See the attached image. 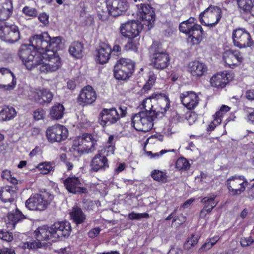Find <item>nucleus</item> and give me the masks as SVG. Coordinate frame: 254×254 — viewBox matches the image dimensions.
<instances>
[{"instance_id":"23","label":"nucleus","mask_w":254,"mask_h":254,"mask_svg":"<svg viewBox=\"0 0 254 254\" xmlns=\"http://www.w3.org/2000/svg\"><path fill=\"white\" fill-rule=\"evenodd\" d=\"M225 62L230 66L237 65L243 61V57L238 51L228 50L223 54Z\"/></svg>"},{"instance_id":"4","label":"nucleus","mask_w":254,"mask_h":254,"mask_svg":"<svg viewBox=\"0 0 254 254\" xmlns=\"http://www.w3.org/2000/svg\"><path fill=\"white\" fill-rule=\"evenodd\" d=\"M135 64L129 59L121 58L114 66V76L118 80H125L131 76L134 71Z\"/></svg>"},{"instance_id":"28","label":"nucleus","mask_w":254,"mask_h":254,"mask_svg":"<svg viewBox=\"0 0 254 254\" xmlns=\"http://www.w3.org/2000/svg\"><path fill=\"white\" fill-rule=\"evenodd\" d=\"M189 71L191 74L195 76H201L207 70L206 65L199 61L191 62L189 65Z\"/></svg>"},{"instance_id":"59","label":"nucleus","mask_w":254,"mask_h":254,"mask_svg":"<svg viewBox=\"0 0 254 254\" xmlns=\"http://www.w3.org/2000/svg\"><path fill=\"white\" fill-rule=\"evenodd\" d=\"M101 229L99 228H95L91 229L88 233V236L91 238H95L99 234Z\"/></svg>"},{"instance_id":"53","label":"nucleus","mask_w":254,"mask_h":254,"mask_svg":"<svg viewBox=\"0 0 254 254\" xmlns=\"http://www.w3.org/2000/svg\"><path fill=\"white\" fill-rule=\"evenodd\" d=\"M38 19L45 26L49 24V15L46 13L43 12L40 14L38 16Z\"/></svg>"},{"instance_id":"39","label":"nucleus","mask_w":254,"mask_h":254,"mask_svg":"<svg viewBox=\"0 0 254 254\" xmlns=\"http://www.w3.org/2000/svg\"><path fill=\"white\" fill-rule=\"evenodd\" d=\"M216 196H206L201 199V203L203 204V208L208 211L212 210L216 206L218 201L215 200Z\"/></svg>"},{"instance_id":"30","label":"nucleus","mask_w":254,"mask_h":254,"mask_svg":"<svg viewBox=\"0 0 254 254\" xmlns=\"http://www.w3.org/2000/svg\"><path fill=\"white\" fill-rule=\"evenodd\" d=\"M112 52L111 47L104 45L97 51V60L101 64L106 63L109 60Z\"/></svg>"},{"instance_id":"56","label":"nucleus","mask_w":254,"mask_h":254,"mask_svg":"<svg viewBox=\"0 0 254 254\" xmlns=\"http://www.w3.org/2000/svg\"><path fill=\"white\" fill-rule=\"evenodd\" d=\"M186 217L183 214H180L177 217H175L173 220V223L176 222L178 225L183 224L186 221Z\"/></svg>"},{"instance_id":"1","label":"nucleus","mask_w":254,"mask_h":254,"mask_svg":"<svg viewBox=\"0 0 254 254\" xmlns=\"http://www.w3.org/2000/svg\"><path fill=\"white\" fill-rule=\"evenodd\" d=\"M29 41L34 48L42 51V60L38 64L41 72H54L61 66V59L55 51V48L62 42L61 36L51 37L47 32H44L32 36Z\"/></svg>"},{"instance_id":"40","label":"nucleus","mask_w":254,"mask_h":254,"mask_svg":"<svg viewBox=\"0 0 254 254\" xmlns=\"http://www.w3.org/2000/svg\"><path fill=\"white\" fill-rule=\"evenodd\" d=\"M194 22V18L193 17H190L187 20L182 22L179 26L180 31L188 35L190 31L193 27Z\"/></svg>"},{"instance_id":"15","label":"nucleus","mask_w":254,"mask_h":254,"mask_svg":"<svg viewBox=\"0 0 254 254\" xmlns=\"http://www.w3.org/2000/svg\"><path fill=\"white\" fill-rule=\"evenodd\" d=\"M52 230L54 234L53 241H56L68 237L71 231V227L68 221L57 222L52 225Z\"/></svg>"},{"instance_id":"9","label":"nucleus","mask_w":254,"mask_h":254,"mask_svg":"<svg viewBox=\"0 0 254 254\" xmlns=\"http://www.w3.org/2000/svg\"><path fill=\"white\" fill-rule=\"evenodd\" d=\"M82 147L77 149L79 154L89 153L94 152L97 146L98 138L97 135L84 133L79 137Z\"/></svg>"},{"instance_id":"34","label":"nucleus","mask_w":254,"mask_h":254,"mask_svg":"<svg viewBox=\"0 0 254 254\" xmlns=\"http://www.w3.org/2000/svg\"><path fill=\"white\" fill-rule=\"evenodd\" d=\"M7 217L8 221L11 223L13 227H14L17 223L26 218V216L17 208H16L14 211L9 212L7 214Z\"/></svg>"},{"instance_id":"45","label":"nucleus","mask_w":254,"mask_h":254,"mask_svg":"<svg viewBox=\"0 0 254 254\" xmlns=\"http://www.w3.org/2000/svg\"><path fill=\"white\" fill-rule=\"evenodd\" d=\"M37 168L41 171L43 174H47L53 169V166L51 162H43L38 165Z\"/></svg>"},{"instance_id":"7","label":"nucleus","mask_w":254,"mask_h":254,"mask_svg":"<svg viewBox=\"0 0 254 254\" xmlns=\"http://www.w3.org/2000/svg\"><path fill=\"white\" fill-rule=\"evenodd\" d=\"M226 184L229 193L235 196L245 191L248 182L243 176H234L227 179Z\"/></svg>"},{"instance_id":"57","label":"nucleus","mask_w":254,"mask_h":254,"mask_svg":"<svg viewBox=\"0 0 254 254\" xmlns=\"http://www.w3.org/2000/svg\"><path fill=\"white\" fill-rule=\"evenodd\" d=\"M212 247V244L207 240L205 243L198 250V253H201L203 252H206L210 250Z\"/></svg>"},{"instance_id":"47","label":"nucleus","mask_w":254,"mask_h":254,"mask_svg":"<svg viewBox=\"0 0 254 254\" xmlns=\"http://www.w3.org/2000/svg\"><path fill=\"white\" fill-rule=\"evenodd\" d=\"M151 99H153L152 98V95L149 98H147L143 100L142 102V105L144 109H145L144 111H154L155 112H156L155 110H153L152 109L153 105L151 104Z\"/></svg>"},{"instance_id":"38","label":"nucleus","mask_w":254,"mask_h":254,"mask_svg":"<svg viewBox=\"0 0 254 254\" xmlns=\"http://www.w3.org/2000/svg\"><path fill=\"white\" fill-rule=\"evenodd\" d=\"M16 114L14 108L12 107H4L0 112V118L3 121H8L13 119Z\"/></svg>"},{"instance_id":"55","label":"nucleus","mask_w":254,"mask_h":254,"mask_svg":"<svg viewBox=\"0 0 254 254\" xmlns=\"http://www.w3.org/2000/svg\"><path fill=\"white\" fill-rule=\"evenodd\" d=\"M44 111L42 109H37L34 112L33 117L35 120L38 121L43 118Z\"/></svg>"},{"instance_id":"60","label":"nucleus","mask_w":254,"mask_h":254,"mask_svg":"<svg viewBox=\"0 0 254 254\" xmlns=\"http://www.w3.org/2000/svg\"><path fill=\"white\" fill-rule=\"evenodd\" d=\"M41 245V244L40 242H37L35 241L27 243V247L30 249L40 248Z\"/></svg>"},{"instance_id":"49","label":"nucleus","mask_w":254,"mask_h":254,"mask_svg":"<svg viewBox=\"0 0 254 254\" xmlns=\"http://www.w3.org/2000/svg\"><path fill=\"white\" fill-rule=\"evenodd\" d=\"M199 238V236L198 235H192L191 237L188 239L187 243L184 244L185 247L189 249L190 247L189 245H190L191 247L194 246L197 243Z\"/></svg>"},{"instance_id":"10","label":"nucleus","mask_w":254,"mask_h":254,"mask_svg":"<svg viewBox=\"0 0 254 254\" xmlns=\"http://www.w3.org/2000/svg\"><path fill=\"white\" fill-rule=\"evenodd\" d=\"M67 129L63 126L55 125L49 127L46 131L48 141L51 143L61 142L67 137Z\"/></svg>"},{"instance_id":"44","label":"nucleus","mask_w":254,"mask_h":254,"mask_svg":"<svg viewBox=\"0 0 254 254\" xmlns=\"http://www.w3.org/2000/svg\"><path fill=\"white\" fill-rule=\"evenodd\" d=\"M115 151V145L113 144L105 145L103 149H101L99 153L103 156H108L113 155Z\"/></svg>"},{"instance_id":"41","label":"nucleus","mask_w":254,"mask_h":254,"mask_svg":"<svg viewBox=\"0 0 254 254\" xmlns=\"http://www.w3.org/2000/svg\"><path fill=\"white\" fill-rule=\"evenodd\" d=\"M152 178L155 181L165 183L167 181V176L164 172L154 170L151 173Z\"/></svg>"},{"instance_id":"29","label":"nucleus","mask_w":254,"mask_h":254,"mask_svg":"<svg viewBox=\"0 0 254 254\" xmlns=\"http://www.w3.org/2000/svg\"><path fill=\"white\" fill-rule=\"evenodd\" d=\"M16 195V190L13 187L8 186L0 190V198L3 202L13 201Z\"/></svg>"},{"instance_id":"3","label":"nucleus","mask_w":254,"mask_h":254,"mask_svg":"<svg viewBox=\"0 0 254 254\" xmlns=\"http://www.w3.org/2000/svg\"><path fill=\"white\" fill-rule=\"evenodd\" d=\"M157 117L158 113L154 111H141L132 117L131 125L137 130L147 132L152 129Z\"/></svg>"},{"instance_id":"33","label":"nucleus","mask_w":254,"mask_h":254,"mask_svg":"<svg viewBox=\"0 0 254 254\" xmlns=\"http://www.w3.org/2000/svg\"><path fill=\"white\" fill-rule=\"evenodd\" d=\"M189 38H191L193 44H197L202 39L203 31L200 25L194 24L193 28L190 31L188 34Z\"/></svg>"},{"instance_id":"12","label":"nucleus","mask_w":254,"mask_h":254,"mask_svg":"<svg viewBox=\"0 0 254 254\" xmlns=\"http://www.w3.org/2000/svg\"><path fill=\"white\" fill-rule=\"evenodd\" d=\"M16 79L14 74L6 68H0V89L10 91L14 88Z\"/></svg>"},{"instance_id":"43","label":"nucleus","mask_w":254,"mask_h":254,"mask_svg":"<svg viewBox=\"0 0 254 254\" xmlns=\"http://www.w3.org/2000/svg\"><path fill=\"white\" fill-rule=\"evenodd\" d=\"M176 167L179 170H187L190 168V164L186 158H180L176 162Z\"/></svg>"},{"instance_id":"21","label":"nucleus","mask_w":254,"mask_h":254,"mask_svg":"<svg viewBox=\"0 0 254 254\" xmlns=\"http://www.w3.org/2000/svg\"><path fill=\"white\" fill-rule=\"evenodd\" d=\"M180 99L183 104L188 109H194L198 104L199 98L193 91H186L181 94Z\"/></svg>"},{"instance_id":"26","label":"nucleus","mask_w":254,"mask_h":254,"mask_svg":"<svg viewBox=\"0 0 254 254\" xmlns=\"http://www.w3.org/2000/svg\"><path fill=\"white\" fill-rule=\"evenodd\" d=\"M91 166L92 169L95 172L100 170H104L109 167L108 160L105 156L99 152L93 158Z\"/></svg>"},{"instance_id":"18","label":"nucleus","mask_w":254,"mask_h":254,"mask_svg":"<svg viewBox=\"0 0 254 254\" xmlns=\"http://www.w3.org/2000/svg\"><path fill=\"white\" fill-rule=\"evenodd\" d=\"M96 93L91 86L88 85L83 88L78 97V102L81 106L91 105L96 99Z\"/></svg>"},{"instance_id":"22","label":"nucleus","mask_w":254,"mask_h":254,"mask_svg":"<svg viewBox=\"0 0 254 254\" xmlns=\"http://www.w3.org/2000/svg\"><path fill=\"white\" fill-rule=\"evenodd\" d=\"M32 99L41 104L45 103H49L53 98V94L47 89H35L31 91Z\"/></svg>"},{"instance_id":"50","label":"nucleus","mask_w":254,"mask_h":254,"mask_svg":"<svg viewBox=\"0 0 254 254\" xmlns=\"http://www.w3.org/2000/svg\"><path fill=\"white\" fill-rule=\"evenodd\" d=\"M125 48L127 51L131 50L135 51L137 49V45L135 41L131 40V39H129L127 43L125 46Z\"/></svg>"},{"instance_id":"6","label":"nucleus","mask_w":254,"mask_h":254,"mask_svg":"<svg viewBox=\"0 0 254 254\" xmlns=\"http://www.w3.org/2000/svg\"><path fill=\"white\" fill-rule=\"evenodd\" d=\"M136 15L138 20L142 21V24L147 26L150 29L153 26L155 14L153 8L145 3H140L136 5Z\"/></svg>"},{"instance_id":"64","label":"nucleus","mask_w":254,"mask_h":254,"mask_svg":"<svg viewBox=\"0 0 254 254\" xmlns=\"http://www.w3.org/2000/svg\"><path fill=\"white\" fill-rule=\"evenodd\" d=\"M168 254H183V251L178 248H172Z\"/></svg>"},{"instance_id":"17","label":"nucleus","mask_w":254,"mask_h":254,"mask_svg":"<svg viewBox=\"0 0 254 254\" xmlns=\"http://www.w3.org/2000/svg\"><path fill=\"white\" fill-rule=\"evenodd\" d=\"M64 185L68 192L73 194L86 193V188L82 187V183L78 177H68L64 181Z\"/></svg>"},{"instance_id":"14","label":"nucleus","mask_w":254,"mask_h":254,"mask_svg":"<svg viewBox=\"0 0 254 254\" xmlns=\"http://www.w3.org/2000/svg\"><path fill=\"white\" fill-rule=\"evenodd\" d=\"M142 23L135 20L128 21L121 24L120 31L122 35L128 39L137 37L142 29Z\"/></svg>"},{"instance_id":"58","label":"nucleus","mask_w":254,"mask_h":254,"mask_svg":"<svg viewBox=\"0 0 254 254\" xmlns=\"http://www.w3.org/2000/svg\"><path fill=\"white\" fill-rule=\"evenodd\" d=\"M230 109V108L226 105H222L219 111H217L215 113V116L219 117L221 118V117L223 115V112H227L229 111Z\"/></svg>"},{"instance_id":"31","label":"nucleus","mask_w":254,"mask_h":254,"mask_svg":"<svg viewBox=\"0 0 254 254\" xmlns=\"http://www.w3.org/2000/svg\"><path fill=\"white\" fill-rule=\"evenodd\" d=\"M69 215L71 219L76 225L84 223L86 219V216L82 209L77 206L72 208Z\"/></svg>"},{"instance_id":"36","label":"nucleus","mask_w":254,"mask_h":254,"mask_svg":"<svg viewBox=\"0 0 254 254\" xmlns=\"http://www.w3.org/2000/svg\"><path fill=\"white\" fill-rule=\"evenodd\" d=\"M98 18L103 20H106L108 19L109 15H110L109 7L105 4L100 3L96 7Z\"/></svg>"},{"instance_id":"35","label":"nucleus","mask_w":254,"mask_h":254,"mask_svg":"<svg viewBox=\"0 0 254 254\" xmlns=\"http://www.w3.org/2000/svg\"><path fill=\"white\" fill-rule=\"evenodd\" d=\"M64 108L59 103L53 106L51 110L50 115L51 118L54 120H59L63 118L64 114Z\"/></svg>"},{"instance_id":"51","label":"nucleus","mask_w":254,"mask_h":254,"mask_svg":"<svg viewBox=\"0 0 254 254\" xmlns=\"http://www.w3.org/2000/svg\"><path fill=\"white\" fill-rule=\"evenodd\" d=\"M214 120L211 123L207 128L208 130H213L216 127V126L219 125L221 122V119L219 117L215 116V114L213 116Z\"/></svg>"},{"instance_id":"16","label":"nucleus","mask_w":254,"mask_h":254,"mask_svg":"<svg viewBox=\"0 0 254 254\" xmlns=\"http://www.w3.org/2000/svg\"><path fill=\"white\" fill-rule=\"evenodd\" d=\"M25 206L29 210L43 211L48 205V201L44 195L36 193L31 195L26 201Z\"/></svg>"},{"instance_id":"19","label":"nucleus","mask_w":254,"mask_h":254,"mask_svg":"<svg viewBox=\"0 0 254 254\" xmlns=\"http://www.w3.org/2000/svg\"><path fill=\"white\" fill-rule=\"evenodd\" d=\"M106 1L109 7L110 15L114 17L122 15L127 9V0H106Z\"/></svg>"},{"instance_id":"46","label":"nucleus","mask_w":254,"mask_h":254,"mask_svg":"<svg viewBox=\"0 0 254 254\" xmlns=\"http://www.w3.org/2000/svg\"><path fill=\"white\" fill-rule=\"evenodd\" d=\"M23 13L27 16L35 17L38 14L37 10L36 8L28 6H25L22 9Z\"/></svg>"},{"instance_id":"48","label":"nucleus","mask_w":254,"mask_h":254,"mask_svg":"<svg viewBox=\"0 0 254 254\" xmlns=\"http://www.w3.org/2000/svg\"><path fill=\"white\" fill-rule=\"evenodd\" d=\"M149 217V214L146 212L143 213H136L132 212L128 215V218L130 220H140L142 218H148Z\"/></svg>"},{"instance_id":"52","label":"nucleus","mask_w":254,"mask_h":254,"mask_svg":"<svg viewBox=\"0 0 254 254\" xmlns=\"http://www.w3.org/2000/svg\"><path fill=\"white\" fill-rule=\"evenodd\" d=\"M156 78V76L154 75H150L147 83L143 86V89L145 90H149L155 82Z\"/></svg>"},{"instance_id":"25","label":"nucleus","mask_w":254,"mask_h":254,"mask_svg":"<svg viewBox=\"0 0 254 254\" xmlns=\"http://www.w3.org/2000/svg\"><path fill=\"white\" fill-rule=\"evenodd\" d=\"M152 98L154 100L156 99L159 105L160 109L156 112L158 113V116L160 113L163 116L170 107V100L168 97L164 94L160 93L152 94Z\"/></svg>"},{"instance_id":"61","label":"nucleus","mask_w":254,"mask_h":254,"mask_svg":"<svg viewBox=\"0 0 254 254\" xmlns=\"http://www.w3.org/2000/svg\"><path fill=\"white\" fill-rule=\"evenodd\" d=\"M172 120L176 123L182 122L184 121V117L177 113H175V115H174L172 117Z\"/></svg>"},{"instance_id":"63","label":"nucleus","mask_w":254,"mask_h":254,"mask_svg":"<svg viewBox=\"0 0 254 254\" xmlns=\"http://www.w3.org/2000/svg\"><path fill=\"white\" fill-rule=\"evenodd\" d=\"M0 254H15V253L12 249L3 248L0 249Z\"/></svg>"},{"instance_id":"37","label":"nucleus","mask_w":254,"mask_h":254,"mask_svg":"<svg viewBox=\"0 0 254 254\" xmlns=\"http://www.w3.org/2000/svg\"><path fill=\"white\" fill-rule=\"evenodd\" d=\"M83 45L78 42L72 43L69 48V52L71 55L76 58H80L82 56Z\"/></svg>"},{"instance_id":"8","label":"nucleus","mask_w":254,"mask_h":254,"mask_svg":"<svg viewBox=\"0 0 254 254\" xmlns=\"http://www.w3.org/2000/svg\"><path fill=\"white\" fill-rule=\"evenodd\" d=\"M232 39L234 45L240 49L252 47L254 45L250 34L244 28L233 31Z\"/></svg>"},{"instance_id":"5","label":"nucleus","mask_w":254,"mask_h":254,"mask_svg":"<svg viewBox=\"0 0 254 254\" xmlns=\"http://www.w3.org/2000/svg\"><path fill=\"white\" fill-rule=\"evenodd\" d=\"M221 17V8L216 6L210 5L200 13L199 19L202 24L213 27L219 22Z\"/></svg>"},{"instance_id":"13","label":"nucleus","mask_w":254,"mask_h":254,"mask_svg":"<svg viewBox=\"0 0 254 254\" xmlns=\"http://www.w3.org/2000/svg\"><path fill=\"white\" fill-rule=\"evenodd\" d=\"M121 118L116 108H104L99 115V121L102 126H110L116 124Z\"/></svg>"},{"instance_id":"20","label":"nucleus","mask_w":254,"mask_h":254,"mask_svg":"<svg viewBox=\"0 0 254 254\" xmlns=\"http://www.w3.org/2000/svg\"><path fill=\"white\" fill-rule=\"evenodd\" d=\"M170 57L164 52H159L158 50L154 51L153 54L152 63L154 68L157 69H164L169 64Z\"/></svg>"},{"instance_id":"27","label":"nucleus","mask_w":254,"mask_h":254,"mask_svg":"<svg viewBox=\"0 0 254 254\" xmlns=\"http://www.w3.org/2000/svg\"><path fill=\"white\" fill-rule=\"evenodd\" d=\"M12 11L11 0H0V20L7 19L12 14Z\"/></svg>"},{"instance_id":"62","label":"nucleus","mask_w":254,"mask_h":254,"mask_svg":"<svg viewBox=\"0 0 254 254\" xmlns=\"http://www.w3.org/2000/svg\"><path fill=\"white\" fill-rule=\"evenodd\" d=\"M246 97L249 100H254V89L249 90L246 92Z\"/></svg>"},{"instance_id":"42","label":"nucleus","mask_w":254,"mask_h":254,"mask_svg":"<svg viewBox=\"0 0 254 254\" xmlns=\"http://www.w3.org/2000/svg\"><path fill=\"white\" fill-rule=\"evenodd\" d=\"M237 2L240 8L245 12L250 11L251 13L253 5L252 0H238Z\"/></svg>"},{"instance_id":"11","label":"nucleus","mask_w":254,"mask_h":254,"mask_svg":"<svg viewBox=\"0 0 254 254\" xmlns=\"http://www.w3.org/2000/svg\"><path fill=\"white\" fill-rule=\"evenodd\" d=\"M0 38L2 40L11 44L18 41L20 38L18 27L15 25L1 26Z\"/></svg>"},{"instance_id":"2","label":"nucleus","mask_w":254,"mask_h":254,"mask_svg":"<svg viewBox=\"0 0 254 254\" xmlns=\"http://www.w3.org/2000/svg\"><path fill=\"white\" fill-rule=\"evenodd\" d=\"M30 45L36 50L32 51L30 46L23 44L20 47L18 53L20 59L29 70L38 66L42 60L41 57L42 51L34 48L30 42Z\"/></svg>"},{"instance_id":"54","label":"nucleus","mask_w":254,"mask_h":254,"mask_svg":"<svg viewBox=\"0 0 254 254\" xmlns=\"http://www.w3.org/2000/svg\"><path fill=\"white\" fill-rule=\"evenodd\" d=\"M254 243V240L251 237L241 238L240 244L243 247H248Z\"/></svg>"},{"instance_id":"32","label":"nucleus","mask_w":254,"mask_h":254,"mask_svg":"<svg viewBox=\"0 0 254 254\" xmlns=\"http://www.w3.org/2000/svg\"><path fill=\"white\" fill-rule=\"evenodd\" d=\"M212 86L217 88H223L228 83V78L224 73H218L214 75L210 80Z\"/></svg>"},{"instance_id":"24","label":"nucleus","mask_w":254,"mask_h":254,"mask_svg":"<svg viewBox=\"0 0 254 254\" xmlns=\"http://www.w3.org/2000/svg\"><path fill=\"white\" fill-rule=\"evenodd\" d=\"M52 231V225L50 227L43 225L35 231L34 236L38 242L54 239V234Z\"/></svg>"}]
</instances>
